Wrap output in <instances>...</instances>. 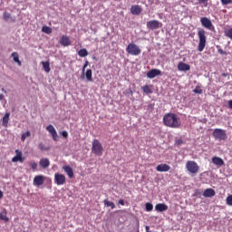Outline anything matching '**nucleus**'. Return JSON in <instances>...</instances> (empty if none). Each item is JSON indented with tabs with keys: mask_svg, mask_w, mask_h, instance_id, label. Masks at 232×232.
<instances>
[{
	"mask_svg": "<svg viewBox=\"0 0 232 232\" xmlns=\"http://www.w3.org/2000/svg\"><path fill=\"white\" fill-rule=\"evenodd\" d=\"M218 53H220L221 55H227V52L224 51L223 49H218Z\"/></svg>",
	"mask_w": 232,
	"mask_h": 232,
	"instance_id": "nucleus-43",
	"label": "nucleus"
},
{
	"mask_svg": "<svg viewBox=\"0 0 232 232\" xmlns=\"http://www.w3.org/2000/svg\"><path fill=\"white\" fill-rule=\"evenodd\" d=\"M227 104H228V108H229L230 110H232V100L228 101V102H227Z\"/></svg>",
	"mask_w": 232,
	"mask_h": 232,
	"instance_id": "nucleus-46",
	"label": "nucleus"
},
{
	"mask_svg": "<svg viewBox=\"0 0 232 232\" xmlns=\"http://www.w3.org/2000/svg\"><path fill=\"white\" fill-rule=\"evenodd\" d=\"M78 55H79V57H87V55H88V50H86V49H81V50L78 52Z\"/></svg>",
	"mask_w": 232,
	"mask_h": 232,
	"instance_id": "nucleus-30",
	"label": "nucleus"
},
{
	"mask_svg": "<svg viewBox=\"0 0 232 232\" xmlns=\"http://www.w3.org/2000/svg\"><path fill=\"white\" fill-rule=\"evenodd\" d=\"M162 72L159 69H152L147 72V77L149 79H155V77L161 75Z\"/></svg>",
	"mask_w": 232,
	"mask_h": 232,
	"instance_id": "nucleus-12",
	"label": "nucleus"
},
{
	"mask_svg": "<svg viewBox=\"0 0 232 232\" xmlns=\"http://www.w3.org/2000/svg\"><path fill=\"white\" fill-rule=\"evenodd\" d=\"M46 130L49 131V133L52 135L53 140H54L55 142L59 140V135L57 134V130H55L53 125H48L46 127Z\"/></svg>",
	"mask_w": 232,
	"mask_h": 232,
	"instance_id": "nucleus-10",
	"label": "nucleus"
},
{
	"mask_svg": "<svg viewBox=\"0 0 232 232\" xmlns=\"http://www.w3.org/2000/svg\"><path fill=\"white\" fill-rule=\"evenodd\" d=\"M208 0H198V3L201 5H205L206 6H208Z\"/></svg>",
	"mask_w": 232,
	"mask_h": 232,
	"instance_id": "nucleus-45",
	"label": "nucleus"
},
{
	"mask_svg": "<svg viewBox=\"0 0 232 232\" xmlns=\"http://www.w3.org/2000/svg\"><path fill=\"white\" fill-rule=\"evenodd\" d=\"M198 37L199 39L198 50V52H204V48H206V43L208 41V37L206 36V30L199 29L198 31Z\"/></svg>",
	"mask_w": 232,
	"mask_h": 232,
	"instance_id": "nucleus-2",
	"label": "nucleus"
},
{
	"mask_svg": "<svg viewBox=\"0 0 232 232\" xmlns=\"http://www.w3.org/2000/svg\"><path fill=\"white\" fill-rule=\"evenodd\" d=\"M155 209L156 211H160V212L168 211V206L164 203H159L155 206Z\"/></svg>",
	"mask_w": 232,
	"mask_h": 232,
	"instance_id": "nucleus-24",
	"label": "nucleus"
},
{
	"mask_svg": "<svg viewBox=\"0 0 232 232\" xmlns=\"http://www.w3.org/2000/svg\"><path fill=\"white\" fill-rule=\"evenodd\" d=\"M44 184V176L43 175H37L34 179V186H43Z\"/></svg>",
	"mask_w": 232,
	"mask_h": 232,
	"instance_id": "nucleus-14",
	"label": "nucleus"
},
{
	"mask_svg": "<svg viewBox=\"0 0 232 232\" xmlns=\"http://www.w3.org/2000/svg\"><path fill=\"white\" fill-rule=\"evenodd\" d=\"M212 162H213V164H215V166H218V168H222V166H224V164H225L224 160H222V158L217 157V156L212 158Z\"/></svg>",
	"mask_w": 232,
	"mask_h": 232,
	"instance_id": "nucleus-16",
	"label": "nucleus"
},
{
	"mask_svg": "<svg viewBox=\"0 0 232 232\" xmlns=\"http://www.w3.org/2000/svg\"><path fill=\"white\" fill-rule=\"evenodd\" d=\"M54 182L57 186H63L66 183V176L63 174L55 173L54 174Z\"/></svg>",
	"mask_w": 232,
	"mask_h": 232,
	"instance_id": "nucleus-9",
	"label": "nucleus"
},
{
	"mask_svg": "<svg viewBox=\"0 0 232 232\" xmlns=\"http://www.w3.org/2000/svg\"><path fill=\"white\" fill-rule=\"evenodd\" d=\"M222 76L223 77H227V73H223Z\"/></svg>",
	"mask_w": 232,
	"mask_h": 232,
	"instance_id": "nucleus-52",
	"label": "nucleus"
},
{
	"mask_svg": "<svg viewBox=\"0 0 232 232\" xmlns=\"http://www.w3.org/2000/svg\"><path fill=\"white\" fill-rule=\"evenodd\" d=\"M163 124L168 128H180V118L173 112L167 113L163 116Z\"/></svg>",
	"mask_w": 232,
	"mask_h": 232,
	"instance_id": "nucleus-1",
	"label": "nucleus"
},
{
	"mask_svg": "<svg viewBox=\"0 0 232 232\" xmlns=\"http://www.w3.org/2000/svg\"><path fill=\"white\" fill-rule=\"evenodd\" d=\"M178 70H179V72H189V70H191V66L188 63L180 62L178 64Z\"/></svg>",
	"mask_w": 232,
	"mask_h": 232,
	"instance_id": "nucleus-15",
	"label": "nucleus"
},
{
	"mask_svg": "<svg viewBox=\"0 0 232 232\" xmlns=\"http://www.w3.org/2000/svg\"><path fill=\"white\" fill-rule=\"evenodd\" d=\"M88 64H90V63L88 61H86L82 67V73H84V72H86V68H88Z\"/></svg>",
	"mask_w": 232,
	"mask_h": 232,
	"instance_id": "nucleus-41",
	"label": "nucleus"
},
{
	"mask_svg": "<svg viewBox=\"0 0 232 232\" xmlns=\"http://www.w3.org/2000/svg\"><path fill=\"white\" fill-rule=\"evenodd\" d=\"M63 169L66 172L69 179H73V169H72V167L65 165L63 167Z\"/></svg>",
	"mask_w": 232,
	"mask_h": 232,
	"instance_id": "nucleus-21",
	"label": "nucleus"
},
{
	"mask_svg": "<svg viewBox=\"0 0 232 232\" xmlns=\"http://www.w3.org/2000/svg\"><path fill=\"white\" fill-rule=\"evenodd\" d=\"M4 195H3V192L2 190H0V199L3 198Z\"/></svg>",
	"mask_w": 232,
	"mask_h": 232,
	"instance_id": "nucleus-50",
	"label": "nucleus"
},
{
	"mask_svg": "<svg viewBox=\"0 0 232 232\" xmlns=\"http://www.w3.org/2000/svg\"><path fill=\"white\" fill-rule=\"evenodd\" d=\"M40 168H43V169H46V168H50V160L48 158H43L39 161Z\"/></svg>",
	"mask_w": 232,
	"mask_h": 232,
	"instance_id": "nucleus-17",
	"label": "nucleus"
},
{
	"mask_svg": "<svg viewBox=\"0 0 232 232\" xmlns=\"http://www.w3.org/2000/svg\"><path fill=\"white\" fill-rule=\"evenodd\" d=\"M103 202H104V205L107 206V208H111L112 209H115V203L108 199H105Z\"/></svg>",
	"mask_w": 232,
	"mask_h": 232,
	"instance_id": "nucleus-29",
	"label": "nucleus"
},
{
	"mask_svg": "<svg viewBox=\"0 0 232 232\" xmlns=\"http://www.w3.org/2000/svg\"><path fill=\"white\" fill-rule=\"evenodd\" d=\"M8 122H10V112H6L2 120V126L8 128Z\"/></svg>",
	"mask_w": 232,
	"mask_h": 232,
	"instance_id": "nucleus-22",
	"label": "nucleus"
},
{
	"mask_svg": "<svg viewBox=\"0 0 232 232\" xmlns=\"http://www.w3.org/2000/svg\"><path fill=\"white\" fill-rule=\"evenodd\" d=\"M176 144H178V146H180V144H182V140H178L176 141Z\"/></svg>",
	"mask_w": 232,
	"mask_h": 232,
	"instance_id": "nucleus-48",
	"label": "nucleus"
},
{
	"mask_svg": "<svg viewBox=\"0 0 232 232\" xmlns=\"http://www.w3.org/2000/svg\"><path fill=\"white\" fill-rule=\"evenodd\" d=\"M60 44H62V46H70V44H72L70 37L68 35H63L60 39Z\"/></svg>",
	"mask_w": 232,
	"mask_h": 232,
	"instance_id": "nucleus-18",
	"label": "nucleus"
},
{
	"mask_svg": "<svg viewBox=\"0 0 232 232\" xmlns=\"http://www.w3.org/2000/svg\"><path fill=\"white\" fill-rule=\"evenodd\" d=\"M42 32H44V34H52V28L44 25L42 27Z\"/></svg>",
	"mask_w": 232,
	"mask_h": 232,
	"instance_id": "nucleus-32",
	"label": "nucleus"
},
{
	"mask_svg": "<svg viewBox=\"0 0 232 232\" xmlns=\"http://www.w3.org/2000/svg\"><path fill=\"white\" fill-rule=\"evenodd\" d=\"M2 92H4V93H6V90L5 88H2Z\"/></svg>",
	"mask_w": 232,
	"mask_h": 232,
	"instance_id": "nucleus-51",
	"label": "nucleus"
},
{
	"mask_svg": "<svg viewBox=\"0 0 232 232\" xmlns=\"http://www.w3.org/2000/svg\"><path fill=\"white\" fill-rule=\"evenodd\" d=\"M217 195V192H215V189L213 188H207L203 192V196L208 198H211V197H215Z\"/></svg>",
	"mask_w": 232,
	"mask_h": 232,
	"instance_id": "nucleus-19",
	"label": "nucleus"
},
{
	"mask_svg": "<svg viewBox=\"0 0 232 232\" xmlns=\"http://www.w3.org/2000/svg\"><path fill=\"white\" fill-rule=\"evenodd\" d=\"M11 57H13V61L18 64V66H23V63L19 60V53L17 52H14L11 53Z\"/></svg>",
	"mask_w": 232,
	"mask_h": 232,
	"instance_id": "nucleus-23",
	"label": "nucleus"
},
{
	"mask_svg": "<svg viewBox=\"0 0 232 232\" xmlns=\"http://www.w3.org/2000/svg\"><path fill=\"white\" fill-rule=\"evenodd\" d=\"M171 167L166 163L160 164L156 167V170L160 173H166V171H169Z\"/></svg>",
	"mask_w": 232,
	"mask_h": 232,
	"instance_id": "nucleus-13",
	"label": "nucleus"
},
{
	"mask_svg": "<svg viewBox=\"0 0 232 232\" xmlns=\"http://www.w3.org/2000/svg\"><path fill=\"white\" fill-rule=\"evenodd\" d=\"M85 77L89 82H93V77H92V69H88L85 72Z\"/></svg>",
	"mask_w": 232,
	"mask_h": 232,
	"instance_id": "nucleus-26",
	"label": "nucleus"
},
{
	"mask_svg": "<svg viewBox=\"0 0 232 232\" xmlns=\"http://www.w3.org/2000/svg\"><path fill=\"white\" fill-rule=\"evenodd\" d=\"M145 209L146 211H153V204L148 202L145 204Z\"/></svg>",
	"mask_w": 232,
	"mask_h": 232,
	"instance_id": "nucleus-35",
	"label": "nucleus"
},
{
	"mask_svg": "<svg viewBox=\"0 0 232 232\" xmlns=\"http://www.w3.org/2000/svg\"><path fill=\"white\" fill-rule=\"evenodd\" d=\"M226 37H228V39L232 40V28H229L225 31Z\"/></svg>",
	"mask_w": 232,
	"mask_h": 232,
	"instance_id": "nucleus-33",
	"label": "nucleus"
},
{
	"mask_svg": "<svg viewBox=\"0 0 232 232\" xmlns=\"http://www.w3.org/2000/svg\"><path fill=\"white\" fill-rule=\"evenodd\" d=\"M41 64H42L44 72H46V73H50V72L52 70L50 68V62H48V61L47 62H42Z\"/></svg>",
	"mask_w": 232,
	"mask_h": 232,
	"instance_id": "nucleus-25",
	"label": "nucleus"
},
{
	"mask_svg": "<svg viewBox=\"0 0 232 232\" xmlns=\"http://www.w3.org/2000/svg\"><path fill=\"white\" fill-rule=\"evenodd\" d=\"M200 23L204 28H207V30H213L215 28L213 23H211V20L208 17H201Z\"/></svg>",
	"mask_w": 232,
	"mask_h": 232,
	"instance_id": "nucleus-7",
	"label": "nucleus"
},
{
	"mask_svg": "<svg viewBox=\"0 0 232 232\" xmlns=\"http://www.w3.org/2000/svg\"><path fill=\"white\" fill-rule=\"evenodd\" d=\"M194 93H198V94H200V93H202V89H200V87L199 86H197L195 89H194Z\"/></svg>",
	"mask_w": 232,
	"mask_h": 232,
	"instance_id": "nucleus-40",
	"label": "nucleus"
},
{
	"mask_svg": "<svg viewBox=\"0 0 232 232\" xmlns=\"http://www.w3.org/2000/svg\"><path fill=\"white\" fill-rule=\"evenodd\" d=\"M126 52H127V53H129V55L137 56V55H140V53L142 51L140 50V47H138L137 44H129L127 48H126Z\"/></svg>",
	"mask_w": 232,
	"mask_h": 232,
	"instance_id": "nucleus-5",
	"label": "nucleus"
},
{
	"mask_svg": "<svg viewBox=\"0 0 232 232\" xmlns=\"http://www.w3.org/2000/svg\"><path fill=\"white\" fill-rule=\"evenodd\" d=\"M3 17H4V21H8V19L12 17V14H10V13L5 12L3 14Z\"/></svg>",
	"mask_w": 232,
	"mask_h": 232,
	"instance_id": "nucleus-36",
	"label": "nucleus"
},
{
	"mask_svg": "<svg viewBox=\"0 0 232 232\" xmlns=\"http://www.w3.org/2000/svg\"><path fill=\"white\" fill-rule=\"evenodd\" d=\"M194 195L195 197H198V198H200V197H202V191H200L199 189H197Z\"/></svg>",
	"mask_w": 232,
	"mask_h": 232,
	"instance_id": "nucleus-39",
	"label": "nucleus"
},
{
	"mask_svg": "<svg viewBox=\"0 0 232 232\" xmlns=\"http://www.w3.org/2000/svg\"><path fill=\"white\" fill-rule=\"evenodd\" d=\"M32 133H30V130H26L24 133L21 135V140L22 142H24L27 139V137H30Z\"/></svg>",
	"mask_w": 232,
	"mask_h": 232,
	"instance_id": "nucleus-28",
	"label": "nucleus"
},
{
	"mask_svg": "<svg viewBox=\"0 0 232 232\" xmlns=\"http://www.w3.org/2000/svg\"><path fill=\"white\" fill-rule=\"evenodd\" d=\"M232 0H221V4L226 6L227 5H231Z\"/></svg>",
	"mask_w": 232,
	"mask_h": 232,
	"instance_id": "nucleus-38",
	"label": "nucleus"
},
{
	"mask_svg": "<svg viewBox=\"0 0 232 232\" xmlns=\"http://www.w3.org/2000/svg\"><path fill=\"white\" fill-rule=\"evenodd\" d=\"M227 206H232V195L227 196Z\"/></svg>",
	"mask_w": 232,
	"mask_h": 232,
	"instance_id": "nucleus-37",
	"label": "nucleus"
},
{
	"mask_svg": "<svg viewBox=\"0 0 232 232\" xmlns=\"http://www.w3.org/2000/svg\"><path fill=\"white\" fill-rule=\"evenodd\" d=\"M15 156L12 158V162H24V158H23V152L19 150H15Z\"/></svg>",
	"mask_w": 232,
	"mask_h": 232,
	"instance_id": "nucleus-11",
	"label": "nucleus"
},
{
	"mask_svg": "<svg viewBox=\"0 0 232 232\" xmlns=\"http://www.w3.org/2000/svg\"><path fill=\"white\" fill-rule=\"evenodd\" d=\"M38 148L41 151H50V147H45L44 142L39 143Z\"/></svg>",
	"mask_w": 232,
	"mask_h": 232,
	"instance_id": "nucleus-31",
	"label": "nucleus"
},
{
	"mask_svg": "<svg viewBox=\"0 0 232 232\" xmlns=\"http://www.w3.org/2000/svg\"><path fill=\"white\" fill-rule=\"evenodd\" d=\"M5 99V94H0V101H3Z\"/></svg>",
	"mask_w": 232,
	"mask_h": 232,
	"instance_id": "nucleus-49",
	"label": "nucleus"
},
{
	"mask_svg": "<svg viewBox=\"0 0 232 232\" xmlns=\"http://www.w3.org/2000/svg\"><path fill=\"white\" fill-rule=\"evenodd\" d=\"M62 137H63V139H68V131L63 130V131L62 132Z\"/></svg>",
	"mask_w": 232,
	"mask_h": 232,
	"instance_id": "nucleus-44",
	"label": "nucleus"
},
{
	"mask_svg": "<svg viewBox=\"0 0 232 232\" xmlns=\"http://www.w3.org/2000/svg\"><path fill=\"white\" fill-rule=\"evenodd\" d=\"M31 169H33V171H36L37 170V163L35 161H31L29 164Z\"/></svg>",
	"mask_w": 232,
	"mask_h": 232,
	"instance_id": "nucleus-34",
	"label": "nucleus"
},
{
	"mask_svg": "<svg viewBox=\"0 0 232 232\" xmlns=\"http://www.w3.org/2000/svg\"><path fill=\"white\" fill-rule=\"evenodd\" d=\"M143 93H146V95H150L153 93V91H151V88H150L148 85H145L142 87Z\"/></svg>",
	"mask_w": 232,
	"mask_h": 232,
	"instance_id": "nucleus-27",
	"label": "nucleus"
},
{
	"mask_svg": "<svg viewBox=\"0 0 232 232\" xmlns=\"http://www.w3.org/2000/svg\"><path fill=\"white\" fill-rule=\"evenodd\" d=\"M140 12H142L140 5H132L130 8V14H132V15H139Z\"/></svg>",
	"mask_w": 232,
	"mask_h": 232,
	"instance_id": "nucleus-20",
	"label": "nucleus"
},
{
	"mask_svg": "<svg viewBox=\"0 0 232 232\" xmlns=\"http://www.w3.org/2000/svg\"><path fill=\"white\" fill-rule=\"evenodd\" d=\"M213 137L218 140H226L227 139V134L226 133V130L222 129H215L213 131Z\"/></svg>",
	"mask_w": 232,
	"mask_h": 232,
	"instance_id": "nucleus-6",
	"label": "nucleus"
},
{
	"mask_svg": "<svg viewBox=\"0 0 232 232\" xmlns=\"http://www.w3.org/2000/svg\"><path fill=\"white\" fill-rule=\"evenodd\" d=\"M186 169L188 173H191L192 175H197V173H198V170L200 169V167H198V164L196 161L188 160L186 163Z\"/></svg>",
	"mask_w": 232,
	"mask_h": 232,
	"instance_id": "nucleus-4",
	"label": "nucleus"
},
{
	"mask_svg": "<svg viewBox=\"0 0 232 232\" xmlns=\"http://www.w3.org/2000/svg\"><path fill=\"white\" fill-rule=\"evenodd\" d=\"M162 26V24L159 22V20H150L147 22V28L149 30H157L158 28H160Z\"/></svg>",
	"mask_w": 232,
	"mask_h": 232,
	"instance_id": "nucleus-8",
	"label": "nucleus"
},
{
	"mask_svg": "<svg viewBox=\"0 0 232 232\" xmlns=\"http://www.w3.org/2000/svg\"><path fill=\"white\" fill-rule=\"evenodd\" d=\"M92 153L96 155L97 157H102V153H104V148H102V144L99 140H93Z\"/></svg>",
	"mask_w": 232,
	"mask_h": 232,
	"instance_id": "nucleus-3",
	"label": "nucleus"
},
{
	"mask_svg": "<svg viewBox=\"0 0 232 232\" xmlns=\"http://www.w3.org/2000/svg\"><path fill=\"white\" fill-rule=\"evenodd\" d=\"M0 219L5 220V222H8V218H7L6 215H5V214H0Z\"/></svg>",
	"mask_w": 232,
	"mask_h": 232,
	"instance_id": "nucleus-42",
	"label": "nucleus"
},
{
	"mask_svg": "<svg viewBox=\"0 0 232 232\" xmlns=\"http://www.w3.org/2000/svg\"><path fill=\"white\" fill-rule=\"evenodd\" d=\"M130 93H133V92L130 90Z\"/></svg>",
	"mask_w": 232,
	"mask_h": 232,
	"instance_id": "nucleus-53",
	"label": "nucleus"
},
{
	"mask_svg": "<svg viewBox=\"0 0 232 232\" xmlns=\"http://www.w3.org/2000/svg\"><path fill=\"white\" fill-rule=\"evenodd\" d=\"M118 204H120L121 206H124V199H120Z\"/></svg>",
	"mask_w": 232,
	"mask_h": 232,
	"instance_id": "nucleus-47",
	"label": "nucleus"
}]
</instances>
